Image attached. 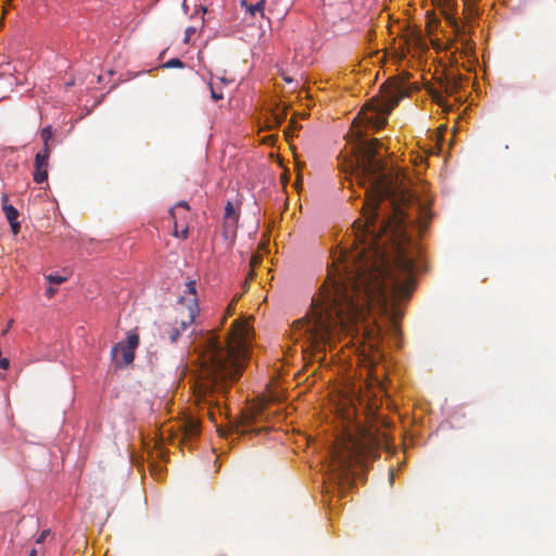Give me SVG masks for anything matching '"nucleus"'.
Listing matches in <instances>:
<instances>
[{
  "mask_svg": "<svg viewBox=\"0 0 556 556\" xmlns=\"http://www.w3.org/2000/svg\"><path fill=\"white\" fill-rule=\"evenodd\" d=\"M357 179L369 185L363 219L355 220L356 251L353 265L328 270L309 313L294 321L295 340L323 352L341 333L372 336L366 325L371 308L395 311L416 287L415 271L421 267V247L416 237L427 229L431 214L409 191L404 175L387 173L377 159L378 139H365L358 130Z\"/></svg>",
  "mask_w": 556,
  "mask_h": 556,
  "instance_id": "nucleus-1",
  "label": "nucleus"
},
{
  "mask_svg": "<svg viewBox=\"0 0 556 556\" xmlns=\"http://www.w3.org/2000/svg\"><path fill=\"white\" fill-rule=\"evenodd\" d=\"M253 329L245 319H236L225 339L216 331L201 334L195 342L201 375L193 389L194 402L200 410L216 422L222 415L219 396H224L230 382L242 374L248 359Z\"/></svg>",
  "mask_w": 556,
  "mask_h": 556,
  "instance_id": "nucleus-2",
  "label": "nucleus"
},
{
  "mask_svg": "<svg viewBox=\"0 0 556 556\" xmlns=\"http://www.w3.org/2000/svg\"><path fill=\"white\" fill-rule=\"evenodd\" d=\"M387 444V434L380 432L376 424L359 428V437L350 435L343 443V448H336L332 457L339 478L349 480L353 465H361L367 459L379 457V450Z\"/></svg>",
  "mask_w": 556,
  "mask_h": 556,
  "instance_id": "nucleus-3",
  "label": "nucleus"
},
{
  "mask_svg": "<svg viewBox=\"0 0 556 556\" xmlns=\"http://www.w3.org/2000/svg\"><path fill=\"white\" fill-rule=\"evenodd\" d=\"M404 84L397 79L388 80L380 87V93L371 98L354 119L353 126L363 124L376 129L387 124V118L392 110L405 97Z\"/></svg>",
  "mask_w": 556,
  "mask_h": 556,
  "instance_id": "nucleus-4",
  "label": "nucleus"
},
{
  "mask_svg": "<svg viewBox=\"0 0 556 556\" xmlns=\"http://www.w3.org/2000/svg\"><path fill=\"white\" fill-rule=\"evenodd\" d=\"M185 292L189 294L188 298L181 296L179 299V316L175 321V326L165 330L167 338L170 343L177 342L180 333L187 330L199 315V304L197 298V287L194 280H189L185 283Z\"/></svg>",
  "mask_w": 556,
  "mask_h": 556,
  "instance_id": "nucleus-5",
  "label": "nucleus"
},
{
  "mask_svg": "<svg viewBox=\"0 0 556 556\" xmlns=\"http://www.w3.org/2000/svg\"><path fill=\"white\" fill-rule=\"evenodd\" d=\"M139 345V336L137 333H129L126 342L116 343L111 351L112 362L116 368H123L134 362L135 350Z\"/></svg>",
  "mask_w": 556,
  "mask_h": 556,
  "instance_id": "nucleus-6",
  "label": "nucleus"
},
{
  "mask_svg": "<svg viewBox=\"0 0 556 556\" xmlns=\"http://www.w3.org/2000/svg\"><path fill=\"white\" fill-rule=\"evenodd\" d=\"M50 154L47 153V150L39 151L35 156V172H34V180L37 184H42L48 179V161Z\"/></svg>",
  "mask_w": 556,
  "mask_h": 556,
  "instance_id": "nucleus-7",
  "label": "nucleus"
},
{
  "mask_svg": "<svg viewBox=\"0 0 556 556\" xmlns=\"http://www.w3.org/2000/svg\"><path fill=\"white\" fill-rule=\"evenodd\" d=\"M2 202V210L5 214V217L10 224L11 230L14 235H17L21 228V225L17 220L18 218V211L9 203V197L8 194H2L1 197Z\"/></svg>",
  "mask_w": 556,
  "mask_h": 556,
  "instance_id": "nucleus-8",
  "label": "nucleus"
},
{
  "mask_svg": "<svg viewBox=\"0 0 556 556\" xmlns=\"http://www.w3.org/2000/svg\"><path fill=\"white\" fill-rule=\"evenodd\" d=\"M182 441L187 443L200 433V422L193 417H187L181 425Z\"/></svg>",
  "mask_w": 556,
  "mask_h": 556,
  "instance_id": "nucleus-9",
  "label": "nucleus"
},
{
  "mask_svg": "<svg viewBox=\"0 0 556 556\" xmlns=\"http://www.w3.org/2000/svg\"><path fill=\"white\" fill-rule=\"evenodd\" d=\"M237 223H238V217L224 218L223 229H224V236L226 237V239L233 238L236 236Z\"/></svg>",
  "mask_w": 556,
  "mask_h": 556,
  "instance_id": "nucleus-10",
  "label": "nucleus"
},
{
  "mask_svg": "<svg viewBox=\"0 0 556 556\" xmlns=\"http://www.w3.org/2000/svg\"><path fill=\"white\" fill-rule=\"evenodd\" d=\"M40 137L42 139V142H43V147L40 151H45L47 150V153H51V150H52V146L50 143L52 137H53V131H52V127L49 125L45 128L41 129L40 131Z\"/></svg>",
  "mask_w": 556,
  "mask_h": 556,
  "instance_id": "nucleus-11",
  "label": "nucleus"
},
{
  "mask_svg": "<svg viewBox=\"0 0 556 556\" xmlns=\"http://www.w3.org/2000/svg\"><path fill=\"white\" fill-rule=\"evenodd\" d=\"M287 113L286 110H277L271 114L270 119L268 121L269 127H278L286 118Z\"/></svg>",
  "mask_w": 556,
  "mask_h": 556,
  "instance_id": "nucleus-12",
  "label": "nucleus"
},
{
  "mask_svg": "<svg viewBox=\"0 0 556 556\" xmlns=\"http://www.w3.org/2000/svg\"><path fill=\"white\" fill-rule=\"evenodd\" d=\"M242 4L247 7L252 16H255L256 13H260L261 16H264L265 0H260L257 3L250 5H248L245 1H242Z\"/></svg>",
  "mask_w": 556,
  "mask_h": 556,
  "instance_id": "nucleus-13",
  "label": "nucleus"
},
{
  "mask_svg": "<svg viewBox=\"0 0 556 556\" xmlns=\"http://www.w3.org/2000/svg\"><path fill=\"white\" fill-rule=\"evenodd\" d=\"M190 207L188 203L186 201H180L170 210V215L174 220H178V212L185 211V213H188Z\"/></svg>",
  "mask_w": 556,
  "mask_h": 556,
  "instance_id": "nucleus-14",
  "label": "nucleus"
},
{
  "mask_svg": "<svg viewBox=\"0 0 556 556\" xmlns=\"http://www.w3.org/2000/svg\"><path fill=\"white\" fill-rule=\"evenodd\" d=\"M262 263L261 254H253L250 258V278L254 279V270Z\"/></svg>",
  "mask_w": 556,
  "mask_h": 556,
  "instance_id": "nucleus-15",
  "label": "nucleus"
},
{
  "mask_svg": "<svg viewBox=\"0 0 556 556\" xmlns=\"http://www.w3.org/2000/svg\"><path fill=\"white\" fill-rule=\"evenodd\" d=\"M189 233L188 226H184L181 230L178 229V220H174L173 236L177 238L187 239Z\"/></svg>",
  "mask_w": 556,
  "mask_h": 556,
  "instance_id": "nucleus-16",
  "label": "nucleus"
},
{
  "mask_svg": "<svg viewBox=\"0 0 556 556\" xmlns=\"http://www.w3.org/2000/svg\"><path fill=\"white\" fill-rule=\"evenodd\" d=\"M46 279L51 285H61L67 280L66 277L53 275V274L46 276Z\"/></svg>",
  "mask_w": 556,
  "mask_h": 556,
  "instance_id": "nucleus-17",
  "label": "nucleus"
},
{
  "mask_svg": "<svg viewBox=\"0 0 556 556\" xmlns=\"http://www.w3.org/2000/svg\"><path fill=\"white\" fill-rule=\"evenodd\" d=\"M232 217H238L239 218V214L235 211V207L232 205L231 202H227L226 206H225V216L224 218H232Z\"/></svg>",
  "mask_w": 556,
  "mask_h": 556,
  "instance_id": "nucleus-18",
  "label": "nucleus"
},
{
  "mask_svg": "<svg viewBox=\"0 0 556 556\" xmlns=\"http://www.w3.org/2000/svg\"><path fill=\"white\" fill-rule=\"evenodd\" d=\"M459 88V83L456 80H448L445 85V91L450 94L455 93Z\"/></svg>",
  "mask_w": 556,
  "mask_h": 556,
  "instance_id": "nucleus-19",
  "label": "nucleus"
},
{
  "mask_svg": "<svg viewBox=\"0 0 556 556\" xmlns=\"http://www.w3.org/2000/svg\"><path fill=\"white\" fill-rule=\"evenodd\" d=\"M184 66H185V64L182 63V61H180L177 58L170 59L169 61H167L164 64V67H166V68H173V67L182 68Z\"/></svg>",
  "mask_w": 556,
  "mask_h": 556,
  "instance_id": "nucleus-20",
  "label": "nucleus"
},
{
  "mask_svg": "<svg viewBox=\"0 0 556 556\" xmlns=\"http://www.w3.org/2000/svg\"><path fill=\"white\" fill-rule=\"evenodd\" d=\"M298 128H300V126H298L295 119H290L289 126L285 129L286 138L289 140L291 138V131Z\"/></svg>",
  "mask_w": 556,
  "mask_h": 556,
  "instance_id": "nucleus-21",
  "label": "nucleus"
},
{
  "mask_svg": "<svg viewBox=\"0 0 556 556\" xmlns=\"http://www.w3.org/2000/svg\"><path fill=\"white\" fill-rule=\"evenodd\" d=\"M210 90H211V98L214 100V101H218V100H222L223 99V93L220 91H216L213 83H210Z\"/></svg>",
  "mask_w": 556,
  "mask_h": 556,
  "instance_id": "nucleus-22",
  "label": "nucleus"
},
{
  "mask_svg": "<svg viewBox=\"0 0 556 556\" xmlns=\"http://www.w3.org/2000/svg\"><path fill=\"white\" fill-rule=\"evenodd\" d=\"M195 34V28L194 27H187L186 30H185V38H184V42L185 43H188L191 39V37Z\"/></svg>",
  "mask_w": 556,
  "mask_h": 556,
  "instance_id": "nucleus-23",
  "label": "nucleus"
},
{
  "mask_svg": "<svg viewBox=\"0 0 556 556\" xmlns=\"http://www.w3.org/2000/svg\"><path fill=\"white\" fill-rule=\"evenodd\" d=\"M239 300V295L236 296L232 302L229 304V306L227 307L226 309V316L225 317H228V316H232L233 315V312H235V305L237 303V301Z\"/></svg>",
  "mask_w": 556,
  "mask_h": 556,
  "instance_id": "nucleus-24",
  "label": "nucleus"
},
{
  "mask_svg": "<svg viewBox=\"0 0 556 556\" xmlns=\"http://www.w3.org/2000/svg\"><path fill=\"white\" fill-rule=\"evenodd\" d=\"M51 531L50 529H46L43 530L36 539V543L37 544H41L45 542V540L47 539L48 535H50Z\"/></svg>",
  "mask_w": 556,
  "mask_h": 556,
  "instance_id": "nucleus-25",
  "label": "nucleus"
},
{
  "mask_svg": "<svg viewBox=\"0 0 556 556\" xmlns=\"http://www.w3.org/2000/svg\"><path fill=\"white\" fill-rule=\"evenodd\" d=\"M10 366V361L5 357L0 358V368L8 369Z\"/></svg>",
  "mask_w": 556,
  "mask_h": 556,
  "instance_id": "nucleus-26",
  "label": "nucleus"
},
{
  "mask_svg": "<svg viewBox=\"0 0 556 556\" xmlns=\"http://www.w3.org/2000/svg\"><path fill=\"white\" fill-rule=\"evenodd\" d=\"M432 98L439 105H443V97L439 92L433 93Z\"/></svg>",
  "mask_w": 556,
  "mask_h": 556,
  "instance_id": "nucleus-27",
  "label": "nucleus"
},
{
  "mask_svg": "<svg viewBox=\"0 0 556 556\" xmlns=\"http://www.w3.org/2000/svg\"><path fill=\"white\" fill-rule=\"evenodd\" d=\"M252 279L250 278V274H248L243 285H242V289H243V292H247L249 290V287H250V281Z\"/></svg>",
  "mask_w": 556,
  "mask_h": 556,
  "instance_id": "nucleus-28",
  "label": "nucleus"
},
{
  "mask_svg": "<svg viewBox=\"0 0 556 556\" xmlns=\"http://www.w3.org/2000/svg\"><path fill=\"white\" fill-rule=\"evenodd\" d=\"M55 292H56V289H54L53 287H49L46 290V295H47V298L51 299L54 296Z\"/></svg>",
  "mask_w": 556,
  "mask_h": 556,
  "instance_id": "nucleus-29",
  "label": "nucleus"
},
{
  "mask_svg": "<svg viewBox=\"0 0 556 556\" xmlns=\"http://www.w3.org/2000/svg\"><path fill=\"white\" fill-rule=\"evenodd\" d=\"M12 324H13V320H10V321L8 323L7 327L2 330V333H1L2 336H5V334L9 332V330H10V328H11Z\"/></svg>",
  "mask_w": 556,
  "mask_h": 556,
  "instance_id": "nucleus-30",
  "label": "nucleus"
},
{
  "mask_svg": "<svg viewBox=\"0 0 556 556\" xmlns=\"http://www.w3.org/2000/svg\"><path fill=\"white\" fill-rule=\"evenodd\" d=\"M186 215H187V213H185V211H179V212H178V220H179V219H185V218H186Z\"/></svg>",
  "mask_w": 556,
  "mask_h": 556,
  "instance_id": "nucleus-31",
  "label": "nucleus"
},
{
  "mask_svg": "<svg viewBox=\"0 0 556 556\" xmlns=\"http://www.w3.org/2000/svg\"><path fill=\"white\" fill-rule=\"evenodd\" d=\"M217 430H218L219 434H220V435H224V437H225V435H227V434H228V432H229L228 430H224V429H223V428H220V427H218V428H217Z\"/></svg>",
  "mask_w": 556,
  "mask_h": 556,
  "instance_id": "nucleus-32",
  "label": "nucleus"
},
{
  "mask_svg": "<svg viewBox=\"0 0 556 556\" xmlns=\"http://www.w3.org/2000/svg\"><path fill=\"white\" fill-rule=\"evenodd\" d=\"M28 556H37V551L36 549H31L29 552V555Z\"/></svg>",
  "mask_w": 556,
  "mask_h": 556,
  "instance_id": "nucleus-33",
  "label": "nucleus"
},
{
  "mask_svg": "<svg viewBox=\"0 0 556 556\" xmlns=\"http://www.w3.org/2000/svg\"><path fill=\"white\" fill-rule=\"evenodd\" d=\"M220 81L224 83V84H227V79L225 77H219Z\"/></svg>",
  "mask_w": 556,
  "mask_h": 556,
  "instance_id": "nucleus-34",
  "label": "nucleus"
},
{
  "mask_svg": "<svg viewBox=\"0 0 556 556\" xmlns=\"http://www.w3.org/2000/svg\"><path fill=\"white\" fill-rule=\"evenodd\" d=\"M235 431H236L237 433H239V432L241 431V430H240V426H236Z\"/></svg>",
  "mask_w": 556,
  "mask_h": 556,
  "instance_id": "nucleus-35",
  "label": "nucleus"
}]
</instances>
